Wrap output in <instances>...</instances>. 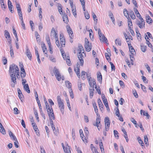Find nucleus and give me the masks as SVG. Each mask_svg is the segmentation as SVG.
Returning a JSON list of instances; mask_svg holds the SVG:
<instances>
[{
	"label": "nucleus",
	"mask_w": 153,
	"mask_h": 153,
	"mask_svg": "<svg viewBox=\"0 0 153 153\" xmlns=\"http://www.w3.org/2000/svg\"><path fill=\"white\" fill-rule=\"evenodd\" d=\"M57 101L59 107L62 113L63 114L64 113V104L63 100L61 99L59 96L57 97Z\"/></svg>",
	"instance_id": "nucleus-1"
},
{
	"label": "nucleus",
	"mask_w": 153,
	"mask_h": 153,
	"mask_svg": "<svg viewBox=\"0 0 153 153\" xmlns=\"http://www.w3.org/2000/svg\"><path fill=\"white\" fill-rule=\"evenodd\" d=\"M19 68L17 65L14 64L10 65L9 67V73L10 74H16V72H18Z\"/></svg>",
	"instance_id": "nucleus-2"
},
{
	"label": "nucleus",
	"mask_w": 153,
	"mask_h": 153,
	"mask_svg": "<svg viewBox=\"0 0 153 153\" xmlns=\"http://www.w3.org/2000/svg\"><path fill=\"white\" fill-rule=\"evenodd\" d=\"M85 47L86 50L88 52L90 51L91 49V44L89 43L88 40L86 38L85 39Z\"/></svg>",
	"instance_id": "nucleus-3"
},
{
	"label": "nucleus",
	"mask_w": 153,
	"mask_h": 153,
	"mask_svg": "<svg viewBox=\"0 0 153 153\" xmlns=\"http://www.w3.org/2000/svg\"><path fill=\"white\" fill-rule=\"evenodd\" d=\"M12 82L13 83L11 84V86L12 87H14L15 85L17 84V82L15 74H10Z\"/></svg>",
	"instance_id": "nucleus-4"
},
{
	"label": "nucleus",
	"mask_w": 153,
	"mask_h": 153,
	"mask_svg": "<svg viewBox=\"0 0 153 153\" xmlns=\"http://www.w3.org/2000/svg\"><path fill=\"white\" fill-rule=\"evenodd\" d=\"M105 127L106 131H108L109 130L110 122L109 118L108 117H105Z\"/></svg>",
	"instance_id": "nucleus-5"
},
{
	"label": "nucleus",
	"mask_w": 153,
	"mask_h": 153,
	"mask_svg": "<svg viewBox=\"0 0 153 153\" xmlns=\"http://www.w3.org/2000/svg\"><path fill=\"white\" fill-rule=\"evenodd\" d=\"M79 64L78 62L76 64V67L74 68V71L76 73V74L77 76L79 78L80 76V73L79 72Z\"/></svg>",
	"instance_id": "nucleus-6"
},
{
	"label": "nucleus",
	"mask_w": 153,
	"mask_h": 153,
	"mask_svg": "<svg viewBox=\"0 0 153 153\" xmlns=\"http://www.w3.org/2000/svg\"><path fill=\"white\" fill-rule=\"evenodd\" d=\"M78 57L79 60L80 62V65L82 66L84 64V61L83 59V56L81 53L78 52Z\"/></svg>",
	"instance_id": "nucleus-7"
},
{
	"label": "nucleus",
	"mask_w": 153,
	"mask_h": 153,
	"mask_svg": "<svg viewBox=\"0 0 153 153\" xmlns=\"http://www.w3.org/2000/svg\"><path fill=\"white\" fill-rule=\"evenodd\" d=\"M137 25L140 28H143L144 27L145 22L143 19H140V21H139L137 23Z\"/></svg>",
	"instance_id": "nucleus-8"
},
{
	"label": "nucleus",
	"mask_w": 153,
	"mask_h": 153,
	"mask_svg": "<svg viewBox=\"0 0 153 153\" xmlns=\"http://www.w3.org/2000/svg\"><path fill=\"white\" fill-rule=\"evenodd\" d=\"M26 54L30 60H31L32 56L31 52L28 48H27L26 51Z\"/></svg>",
	"instance_id": "nucleus-9"
},
{
	"label": "nucleus",
	"mask_w": 153,
	"mask_h": 153,
	"mask_svg": "<svg viewBox=\"0 0 153 153\" xmlns=\"http://www.w3.org/2000/svg\"><path fill=\"white\" fill-rule=\"evenodd\" d=\"M60 41L61 44L62 46L63 47V45H65V41L64 37L61 35H60Z\"/></svg>",
	"instance_id": "nucleus-10"
},
{
	"label": "nucleus",
	"mask_w": 153,
	"mask_h": 153,
	"mask_svg": "<svg viewBox=\"0 0 153 153\" xmlns=\"http://www.w3.org/2000/svg\"><path fill=\"white\" fill-rule=\"evenodd\" d=\"M99 38L101 42H105L106 43L107 42V38L105 37L103 34H102V36H99Z\"/></svg>",
	"instance_id": "nucleus-11"
},
{
	"label": "nucleus",
	"mask_w": 153,
	"mask_h": 153,
	"mask_svg": "<svg viewBox=\"0 0 153 153\" xmlns=\"http://www.w3.org/2000/svg\"><path fill=\"white\" fill-rule=\"evenodd\" d=\"M100 117L99 116L97 118L96 120V123L93 124V125L94 126H98L97 125H100Z\"/></svg>",
	"instance_id": "nucleus-12"
},
{
	"label": "nucleus",
	"mask_w": 153,
	"mask_h": 153,
	"mask_svg": "<svg viewBox=\"0 0 153 153\" xmlns=\"http://www.w3.org/2000/svg\"><path fill=\"white\" fill-rule=\"evenodd\" d=\"M122 131L124 134V137L126 139V142H128V138L127 132L124 128H122Z\"/></svg>",
	"instance_id": "nucleus-13"
},
{
	"label": "nucleus",
	"mask_w": 153,
	"mask_h": 153,
	"mask_svg": "<svg viewBox=\"0 0 153 153\" xmlns=\"http://www.w3.org/2000/svg\"><path fill=\"white\" fill-rule=\"evenodd\" d=\"M23 87L24 90L28 93H30V91L28 84L24 85H23Z\"/></svg>",
	"instance_id": "nucleus-14"
},
{
	"label": "nucleus",
	"mask_w": 153,
	"mask_h": 153,
	"mask_svg": "<svg viewBox=\"0 0 153 153\" xmlns=\"http://www.w3.org/2000/svg\"><path fill=\"white\" fill-rule=\"evenodd\" d=\"M97 77L98 80L99 81L100 83H101L102 82V76L101 74V73L100 72L97 73Z\"/></svg>",
	"instance_id": "nucleus-15"
},
{
	"label": "nucleus",
	"mask_w": 153,
	"mask_h": 153,
	"mask_svg": "<svg viewBox=\"0 0 153 153\" xmlns=\"http://www.w3.org/2000/svg\"><path fill=\"white\" fill-rule=\"evenodd\" d=\"M63 21L65 23H67L68 22V18L67 16L65 14H64L62 16Z\"/></svg>",
	"instance_id": "nucleus-16"
},
{
	"label": "nucleus",
	"mask_w": 153,
	"mask_h": 153,
	"mask_svg": "<svg viewBox=\"0 0 153 153\" xmlns=\"http://www.w3.org/2000/svg\"><path fill=\"white\" fill-rule=\"evenodd\" d=\"M103 102L105 105L107 111H108V112H109L110 111V109L108 105L107 100H105V99L104 100Z\"/></svg>",
	"instance_id": "nucleus-17"
},
{
	"label": "nucleus",
	"mask_w": 153,
	"mask_h": 153,
	"mask_svg": "<svg viewBox=\"0 0 153 153\" xmlns=\"http://www.w3.org/2000/svg\"><path fill=\"white\" fill-rule=\"evenodd\" d=\"M67 31L71 39H72L74 36L73 31L71 29H67Z\"/></svg>",
	"instance_id": "nucleus-18"
},
{
	"label": "nucleus",
	"mask_w": 153,
	"mask_h": 153,
	"mask_svg": "<svg viewBox=\"0 0 153 153\" xmlns=\"http://www.w3.org/2000/svg\"><path fill=\"white\" fill-rule=\"evenodd\" d=\"M65 83L66 87L69 89V90L70 89H72V85L71 83H70L68 81H65Z\"/></svg>",
	"instance_id": "nucleus-19"
},
{
	"label": "nucleus",
	"mask_w": 153,
	"mask_h": 153,
	"mask_svg": "<svg viewBox=\"0 0 153 153\" xmlns=\"http://www.w3.org/2000/svg\"><path fill=\"white\" fill-rule=\"evenodd\" d=\"M146 22L150 24L152 22V20L149 15H148L147 16H146Z\"/></svg>",
	"instance_id": "nucleus-20"
},
{
	"label": "nucleus",
	"mask_w": 153,
	"mask_h": 153,
	"mask_svg": "<svg viewBox=\"0 0 153 153\" xmlns=\"http://www.w3.org/2000/svg\"><path fill=\"white\" fill-rule=\"evenodd\" d=\"M47 111L48 114L50 118H51V114L53 112V110L51 106L50 108H48V109H47Z\"/></svg>",
	"instance_id": "nucleus-21"
},
{
	"label": "nucleus",
	"mask_w": 153,
	"mask_h": 153,
	"mask_svg": "<svg viewBox=\"0 0 153 153\" xmlns=\"http://www.w3.org/2000/svg\"><path fill=\"white\" fill-rule=\"evenodd\" d=\"M9 134L10 137L13 140H16V137L11 131H9Z\"/></svg>",
	"instance_id": "nucleus-22"
},
{
	"label": "nucleus",
	"mask_w": 153,
	"mask_h": 153,
	"mask_svg": "<svg viewBox=\"0 0 153 153\" xmlns=\"http://www.w3.org/2000/svg\"><path fill=\"white\" fill-rule=\"evenodd\" d=\"M128 25L129 28L131 29L133 27L132 22L130 18L128 19Z\"/></svg>",
	"instance_id": "nucleus-23"
},
{
	"label": "nucleus",
	"mask_w": 153,
	"mask_h": 153,
	"mask_svg": "<svg viewBox=\"0 0 153 153\" xmlns=\"http://www.w3.org/2000/svg\"><path fill=\"white\" fill-rule=\"evenodd\" d=\"M98 103L99 107L100 108V109L101 110V111H102V110L101 109V108H102V107L103 106V105L102 104V101H101V100L100 99H99L98 100Z\"/></svg>",
	"instance_id": "nucleus-24"
},
{
	"label": "nucleus",
	"mask_w": 153,
	"mask_h": 153,
	"mask_svg": "<svg viewBox=\"0 0 153 153\" xmlns=\"http://www.w3.org/2000/svg\"><path fill=\"white\" fill-rule=\"evenodd\" d=\"M142 113H143V115L146 116V117L147 119H149V114L148 112H145L143 110H140V114H142Z\"/></svg>",
	"instance_id": "nucleus-25"
},
{
	"label": "nucleus",
	"mask_w": 153,
	"mask_h": 153,
	"mask_svg": "<svg viewBox=\"0 0 153 153\" xmlns=\"http://www.w3.org/2000/svg\"><path fill=\"white\" fill-rule=\"evenodd\" d=\"M123 13L124 16L128 19H129L130 18L128 16V12L126 9H124L123 10Z\"/></svg>",
	"instance_id": "nucleus-26"
},
{
	"label": "nucleus",
	"mask_w": 153,
	"mask_h": 153,
	"mask_svg": "<svg viewBox=\"0 0 153 153\" xmlns=\"http://www.w3.org/2000/svg\"><path fill=\"white\" fill-rule=\"evenodd\" d=\"M5 34L4 35L7 39H10L11 38L10 36L9 32L7 30H5L4 31Z\"/></svg>",
	"instance_id": "nucleus-27"
},
{
	"label": "nucleus",
	"mask_w": 153,
	"mask_h": 153,
	"mask_svg": "<svg viewBox=\"0 0 153 153\" xmlns=\"http://www.w3.org/2000/svg\"><path fill=\"white\" fill-rule=\"evenodd\" d=\"M93 106L94 108V111L97 114V115H98V110L97 109V106L95 102L93 103Z\"/></svg>",
	"instance_id": "nucleus-28"
},
{
	"label": "nucleus",
	"mask_w": 153,
	"mask_h": 153,
	"mask_svg": "<svg viewBox=\"0 0 153 153\" xmlns=\"http://www.w3.org/2000/svg\"><path fill=\"white\" fill-rule=\"evenodd\" d=\"M65 60H66L67 64L69 66H70L71 65V63L70 60V57L69 56H67V59Z\"/></svg>",
	"instance_id": "nucleus-29"
},
{
	"label": "nucleus",
	"mask_w": 153,
	"mask_h": 153,
	"mask_svg": "<svg viewBox=\"0 0 153 153\" xmlns=\"http://www.w3.org/2000/svg\"><path fill=\"white\" fill-rule=\"evenodd\" d=\"M50 125L51 126L52 128L53 131H54L55 130V128L54 127V126L53 124V122L52 119L51 118H50Z\"/></svg>",
	"instance_id": "nucleus-30"
},
{
	"label": "nucleus",
	"mask_w": 153,
	"mask_h": 153,
	"mask_svg": "<svg viewBox=\"0 0 153 153\" xmlns=\"http://www.w3.org/2000/svg\"><path fill=\"white\" fill-rule=\"evenodd\" d=\"M66 144L67 145V146H66V148H65V147L64 146V144L62 143V147H63V150H64V152H65L66 153H67V152H66V151H67V150H66V149L67 148H68L70 150V148H69V146H68V143H66Z\"/></svg>",
	"instance_id": "nucleus-31"
},
{
	"label": "nucleus",
	"mask_w": 153,
	"mask_h": 153,
	"mask_svg": "<svg viewBox=\"0 0 153 153\" xmlns=\"http://www.w3.org/2000/svg\"><path fill=\"white\" fill-rule=\"evenodd\" d=\"M140 47L142 51L143 52H145L147 48L146 46L143 45L142 44H141L140 45Z\"/></svg>",
	"instance_id": "nucleus-32"
},
{
	"label": "nucleus",
	"mask_w": 153,
	"mask_h": 153,
	"mask_svg": "<svg viewBox=\"0 0 153 153\" xmlns=\"http://www.w3.org/2000/svg\"><path fill=\"white\" fill-rule=\"evenodd\" d=\"M58 10L60 14L62 15V5L61 4H59L58 6Z\"/></svg>",
	"instance_id": "nucleus-33"
},
{
	"label": "nucleus",
	"mask_w": 153,
	"mask_h": 153,
	"mask_svg": "<svg viewBox=\"0 0 153 153\" xmlns=\"http://www.w3.org/2000/svg\"><path fill=\"white\" fill-rule=\"evenodd\" d=\"M115 43L117 45L121 46V40L119 39H116L115 40Z\"/></svg>",
	"instance_id": "nucleus-34"
},
{
	"label": "nucleus",
	"mask_w": 153,
	"mask_h": 153,
	"mask_svg": "<svg viewBox=\"0 0 153 153\" xmlns=\"http://www.w3.org/2000/svg\"><path fill=\"white\" fill-rule=\"evenodd\" d=\"M51 34V35L53 36V37H57L55 29H52Z\"/></svg>",
	"instance_id": "nucleus-35"
},
{
	"label": "nucleus",
	"mask_w": 153,
	"mask_h": 153,
	"mask_svg": "<svg viewBox=\"0 0 153 153\" xmlns=\"http://www.w3.org/2000/svg\"><path fill=\"white\" fill-rule=\"evenodd\" d=\"M42 49L44 53L46 54H47V48L46 47V46L45 44H44L42 46Z\"/></svg>",
	"instance_id": "nucleus-36"
},
{
	"label": "nucleus",
	"mask_w": 153,
	"mask_h": 153,
	"mask_svg": "<svg viewBox=\"0 0 153 153\" xmlns=\"http://www.w3.org/2000/svg\"><path fill=\"white\" fill-rule=\"evenodd\" d=\"M128 47L131 53H135V50L132 46L130 47Z\"/></svg>",
	"instance_id": "nucleus-37"
},
{
	"label": "nucleus",
	"mask_w": 153,
	"mask_h": 153,
	"mask_svg": "<svg viewBox=\"0 0 153 153\" xmlns=\"http://www.w3.org/2000/svg\"><path fill=\"white\" fill-rule=\"evenodd\" d=\"M10 49L11 56L12 57H13L14 56V53L13 50L12 48V45H10Z\"/></svg>",
	"instance_id": "nucleus-38"
},
{
	"label": "nucleus",
	"mask_w": 153,
	"mask_h": 153,
	"mask_svg": "<svg viewBox=\"0 0 153 153\" xmlns=\"http://www.w3.org/2000/svg\"><path fill=\"white\" fill-rule=\"evenodd\" d=\"M85 16L87 19H88L90 18L89 15L87 11H85L84 12Z\"/></svg>",
	"instance_id": "nucleus-39"
},
{
	"label": "nucleus",
	"mask_w": 153,
	"mask_h": 153,
	"mask_svg": "<svg viewBox=\"0 0 153 153\" xmlns=\"http://www.w3.org/2000/svg\"><path fill=\"white\" fill-rule=\"evenodd\" d=\"M79 50L78 51L79 53H81L82 51H84V49L83 46L81 45H79Z\"/></svg>",
	"instance_id": "nucleus-40"
},
{
	"label": "nucleus",
	"mask_w": 153,
	"mask_h": 153,
	"mask_svg": "<svg viewBox=\"0 0 153 153\" xmlns=\"http://www.w3.org/2000/svg\"><path fill=\"white\" fill-rule=\"evenodd\" d=\"M16 7L18 12L21 11V9L19 4L16 3Z\"/></svg>",
	"instance_id": "nucleus-41"
},
{
	"label": "nucleus",
	"mask_w": 153,
	"mask_h": 153,
	"mask_svg": "<svg viewBox=\"0 0 153 153\" xmlns=\"http://www.w3.org/2000/svg\"><path fill=\"white\" fill-rule=\"evenodd\" d=\"M105 55L106 59L108 61L111 60V59L110 58V56L108 53H105Z\"/></svg>",
	"instance_id": "nucleus-42"
},
{
	"label": "nucleus",
	"mask_w": 153,
	"mask_h": 153,
	"mask_svg": "<svg viewBox=\"0 0 153 153\" xmlns=\"http://www.w3.org/2000/svg\"><path fill=\"white\" fill-rule=\"evenodd\" d=\"M144 141L145 143L147 146L148 145V140L147 137L146 136H145L144 137Z\"/></svg>",
	"instance_id": "nucleus-43"
},
{
	"label": "nucleus",
	"mask_w": 153,
	"mask_h": 153,
	"mask_svg": "<svg viewBox=\"0 0 153 153\" xmlns=\"http://www.w3.org/2000/svg\"><path fill=\"white\" fill-rule=\"evenodd\" d=\"M14 114H18L20 112L17 108H14L13 109Z\"/></svg>",
	"instance_id": "nucleus-44"
},
{
	"label": "nucleus",
	"mask_w": 153,
	"mask_h": 153,
	"mask_svg": "<svg viewBox=\"0 0 153 153\" xmlns=\"http://www.w3.org/2000/svg\"><path fill=\"white\" fill-rule=\"evenodd\" d=\"M92 15L93 16V18L95 21L96 23L97 22V16L95 13H92Z\"/></svg>",
	"instance_id": "nucleus-45"
},
{
	"label": "nucleus",
	"mask_w": 153,
	"mask_h": 153,
	"mask_svg": "<svg viewBox=\"0 0 153 153\" xmlns=\"http://www.w3.org/2000/svg\"><path fill=\"white\" fill-rule=\"evenodd\" d=\"M110 63L111 65V70L112 71H115V66L111 62H110Z\"/></svg>",
	"instance_id": "nucleus-46"
},
{
	"label": "nucleus",
	"mask_w": 153,
	"mask_h": 153,
	"mask_svg": "<svg viewBox=\"0 0 153 153\" xmlns=\"http://www.w3.org/2000/svg\"><path fill=\"white\" fill-rule=\"evenodd\" d=\"M18 12V13L19 16V19L21 20H22L23 19V17L22 11H20Z\"/></svg>",
	"instance_id": "nucleus-47"
},
{
	"label": "nucleus",
	"mask_w": 153,
	"mask_h": 153,
	"mask_svg": "<svg viewBox=\"0 0 153 153\" xmlns=\"http://www.w3.org/2000/svg\"><path fill=\"white\" fill-rule=\"evenodd\" d=\"M35 36L36 38V39L37 41H39V35L38 34V32L36 31H35Z\"/></svg>",
	"instance_id": "nucleus-48"
},
{
	"label": "nucleus",
	"mask_w": 153,
	"mask_h": 153,
	"mask_svg": "<svg viewBox=\"0 0 153 153\" xmlns=\"http://www.w3.org/2000/svg\"><path fill=\"white\" fill-rule=\"evenodd\" d=\"M114 133L115 137H117V139H118L119 138V136L118 135V131L116 130H114Z\"/></svg>",
	"instance_id": "nucleus-49"
},
{
	"label": "nucleus",
	"mask_w": 153,
	"mask_h": 153,
	"mask_svg": "<svg viewBox=\"0 0 153 153\" xmlns=\"http://www.w3.org/2000/svg\"><path fill=\"white\" fill-rule=\"evenodd\" d=\"M137 139L138 140V142L140 144H141L142 146H143V144H144L143 141L139 137L137 138Z\"/></svg>",
	"instance_id": "nucleus-50"
},
{
	"label": "nucleus",
	"mask_w": 153,
	"mask_h": 153,
	"mask_svg": "<svg viewBox=\"0 0 153 153\" xmlns=\"http://www.w3.org/2000/svg\"><path fill=\"white\" fill-rule=\"evenodd\" d=\"M69 92L71 98L73 99L74 98V96L72 89H70L69 90Z\"/></svg>",
	"instance_id": "nucleus-51"
},
{
	"label": "nucleus",
	"mask_w": 153,
	"mask_h": 153,
	"mask_svg": "<svg viewBox=\"0 0 153 153\" xmlns=\"http://www.w3.org/2000/svg\"><path fill=\"white\" fill-rule=\"evenodd\" d=\"M91 150L93 152H96V150L95 149V148L94 147V146L92 144H91Z\"/></svg>",
	"instance_id": "nucleus-52"
},
{
	"label": "nucleus",
	"mask_w": 153,
	"mask_h": 153,
	"mask_svg": "<svg viewBox=\"0 0 153 153\" xmlns=\"http://www.w3.org/2000/svg\"><path fill=\"white\" fill-rule=\"evenodd\" d=\"M92 81L93 84V86L95 88H97V86L95 80L94 79H93L92 80Z\"/></svg>",
	"instance_id": "nucleus-53"
},
{
	"label": "nucleus",
	"mask_w": 153,
	"mask_h": 153,
	"mask_svg": "<svg viewBox=\"0 0 153 153\" xmlns=\"http://www.w3.org/2000/svg\"><path fill=\"white\" fill-rule=\"evenodd\" d=\"M1 4L3 10H4L6 8V7L4 5V1L1 2Z\"/></svg>",
	"instance_id": "nucleus-54"
},
{
	"label": "nucleus",
	"mask_w": 153,
	"mask_h": 153,
	"mask_svg": "<svg viewBox=\"0 0 153 153\" xmlns=\"http://www.w3.org/2000/svg\"><path fill=\"white\" fill-rule=\"evenodd\" d=\"M0 131L3 134H6V132L4 127H2L1 129H0Z\"/></svg>",
	"instance_id": "nucleus-55"
},
{
	"label": "nucleus",
	"mask_w": 153,
	"mask_h": 153,
	"mask_svg": "<svg viewBox=\"0 0 153 153\" xmlns=\"http://www.w3.org/2000/svg\"><path fill=\"white\" fill-rule=\"evenodd\" d=\"M15 141L14 142V144L15 147L16 148L19 147V146L18 144H19L17 140H14Z\"/></svg>",
	"instance_id": "nucleus-56"
},
{
	"label": "nucleus",
	"mask_w": 153,
	"mask_h": 153,
	"mask_svg": "<svg viewBox=\"0 0 153 153\" xmlns=\"http://www.w3.org/2000/svg\"><path fill=\"white\" fill-rule=\"evenodd\" d=\"M88 83L89 84V85L90 86H92V80H91V77H90L89 78H88Z\"/></svg>",
	"instance_id": "nucleus-57"
},
{
	"label": "nucleus",
	"mask_w": 153,
	"mask_h": 153,
	"mask_svg": "<svg viewBox=\"0 0 153 153\" xmlns=\"http://www.w3.org/2000/svg\"><path fill=\"white\" fill-rule=\"evenodd\" d=\"M22 65V66H21V67L22 66V67H21V73H26L25 72V70L23 68V64H21Z\"/></svg>",
	"instance_id": "nucleus-58"
},
{
	"label": "nucleus",
	"mask_w": 153,
	"mask_h": 153,
	"mask_svg": "<svg viewBox=\"0 0 153 153\" xmlns=\"http://www.w3.org/2000/svg\"><path fill=\"white\" fill-rule=\"evenodd\" d=\"M9 9L10 10V12L12 13L13 12V10H12V7H13V6L12 4L8 5V6Z\"/></svg>",
	"instance_id": "nucleus-59"
},
{
	"label": "nucleus",
	"mask_w": 153,
	"mask_h": 153,
	"mask_svg": "<svg viewBox=\"0 0 153 153\" xmlns=\"http://www.w3.org/2000/svg\"><path fill=\"white\" fill-rule=\"evenodd\" d=\"M115 114L116 116H117L118 117H120V114L119 112V110L117 107V110H116Z\"/></svg>",
	"instance_id": "nucleus-60"
},
{
	"label": "nucleus",
	"mask_w": 153,
	"mask_h": 153,
	"mask_svg": "<svg viewBox=\"0 0 153 153\" xmlns=\"http://www.w3.org/2000/svg\"><path fill=\"white\" fill-rule=\"evenodd\" d=\"M54 135L56 136H57L59 134V129H57L56 130H55L54 131H53Z\"/></svg>",
	"instance_id": "nucleus-61"
},
{
	"label": "nucleus",
	"mask_w": 153,
	"mask_h": 153,
	"mask_svg": "<svg viewBox=\"0 0 153 153\" xmlns=\"http://www.w3.org/2000/svg\"><path fill=\"white\" fill-rule=\"evenodd\" d=\"M72 13L74 16L75 17L76 16V9L75 8L74 9H72Z\"/></svg>",
	"instance_id": "nucleus-62"
},
{
	"label": "nucleus",
	"mask_w": 153,
	"mask_h": 153,
	"mask_svg": "<svg viewBox=\"0 0 153 153\" xmlns=\"http://www.w3.org/2000/svg\"><path fill=\"white\" fill-rule=\"evenodd\" d=\"M84 119L85 122L87 123L89 122V120L87 116L86 115H84Z\"/></svg>",
	"instance_id": "nucleus-63"
},
{
	"label": "nucleus",
	"mask_w": 153,
	"mask_h": 153,
	"mask_svg": "<svg viewBox=\"0 0 153 153\" xmlns=\"http://www.w3.org/2000/svg\"><path fill=\"white\" fill-rule=\"evenodd\" d=\"M132 3H133V4H134L135 6L136 7H137L138 5H137V3L136 0H132Z\"/></svg>",
	"instance_id": "nucleus-64"
}]
</instances>
